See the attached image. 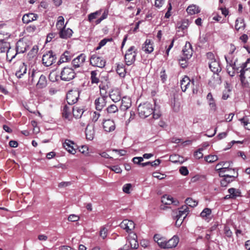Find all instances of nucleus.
I'll return each mask as SVG.
<instances>
[{
  "label": "nucleus",
  "instance_id": "4be33fe9",
  "mask_svg": "<svg viewBox=\"0 0 250 250\" xmlns=\"http://www.w3.org/2000/svg\"><path fill=\"white\" fill-rule=\"evenodd\" d=\"M154 240L156 242L158 245L163 249L167 248V241L165 238L162 237L160 234H156L154 236Z\"/></svg>",
  "mask_w": 250,
  "mask_h": 250
},
{
  "label": "nucleus",
  "instance_id": "473e14b6",
  "mask_svg": "<svg viewBox=\"0 0 250 250\" xmlns=\"http://www.w3.org/2000/svg\"><path fill=\"white\" fill-rule=\"evenodd\" d=\"M83 109L78 106H74L73 107V114L76 118H81L83 113Z\"/></svg>",
  "mask_w": 250,
  "mask_h": 250
},
{
  "label": "nucleus",
  "instance_id": "f704fd0d",
  "mask_svg": "<svg viewBox=\"0 0 250 250\" xmlns=\"http://www.w3.org/2000/svg\"><path fill=\"white\" fill-rule=\"evenodd\" d=\"M71 105H65L62 110V114L63 117L66 119H69L71 114Z\"/></svg>",
  "mask_w": 250,
  "mask_h": 250
},
{
  "label": "nucleus",
  "instance_id": "412c9836",
  "mask_svg": "<svg viewBox=\"0 0 250 250\" xmlns=\"http://www.w3.org/2000/svg\"><path fill=\"white\" fill-rule=\"evenodd\" d=\"M73 142L69 140H66L63 143V146L68 152L72 154H75L76 152V149L74 148L73 146Z\"/></svg>",
  "mask_w": 250,
  "mask_h": 250
},
{
  "label": "nucleus",
  "instance_id": "bb28decb",
  "mask_svg": "<svg viewBox=\"0 0 250 250\" xmlns=\"http://www.w3.org/2000/svg\"><path fill=\"white\" fill-rule=\"evenodd\" d=\"M73 34V31L70 28H63L59 32V35L61 38L67 39L70 38Z\"/></svg>",
  "mask_w": 250,
  "mask_h": 250
},
{
  "label": "nucleus",
  "instance_id": "aec40b11",
  "mask_svg": "<svg viewBox=\"0 0 250 250\" xmlns=\"http://www.w3.org/2000/svg\"><path fill=\"white\" fill-rule=\"evenodd\" d=\"M208 64L209 68L214 74H217L221 71V68L219 62L217 60H213L212 61L209 62Z\"/></svg>",
  "mask_w": 250,
  "mask_h": 250
},
{
  "label": "nucleus",
  "instance_id": "603ef678",
  "mask_svg": "<svg viewBox=\"0 0 250 250\" xmlns=\"http://www.w3.org/2000/svg\"><path fill=\"white\" fill-rule=\"evenodd\" d=\"M211 210L208 208H205L201 213L200 215L202 217H207L210 215Z\"/></svg>",
  "mask_w": 250,
  "mask_h": 250
},
{
  "label": "nucleus",
  "instance_id": "79ce46f5",
  "mask_svg": "<svg viewBox=\"0 0 250 250\" xmlns=\"http://www.w3.org/2000/svg\"><path fill=\"white\" fill-rule=\"evenodd\" d=\"M116 71L121 77H124L125 75V69L123 65L118 64L117 66Z\"/></svg>",
  "mask_w": 250,
  "mask_h": 250
},
{
  "label": "nucleus",
  "instance_id": "7c9ffc66",
  "mask_svg": "<svg viewBox=\"0 0 250 250\" xmlns=\"http://www.w3.org/2000/svg\"><path fill=\"white\" fill-rule=\"evenodd\" d=\"M187 12L190 15H194L200 12L199 7L194 4L190 5L187 9Z\"/></svg>",
  "mask_w": 250,
  "mask_h": 250
},
{
  "label": "nucleus",
  "instance_id": "69168bd1",
  "mask_svg": "<svg viewBox=\"0 0 250 250\" xmlns=\"http://www.w3.org/2000/svg\"><path fill=\"white\" fill-rule=\"evenodd\" d=\"M107 229L104 227L103 228L100 232V235L104 239L107 236Z\"/></svg>",
  "mask_w": 250,
  "mask_h": 250
},
{
  "label": "nucleus",
  "instance_id": "a18cd8bd",
  "mask_svg": "<svg viewBox=\"0 0 250 250\" xmlns=\"http://www.w3.org/2000/svg\"><path fill=\"white\" fill-rule=\"evenodd\" d=\"M186 206H188L190 207H194L197 205V202L190 198H188L185 201Z\"/></svg>",
  "mask_w": 250,
  "mask_h": 250
},
{
  "label": "nucleus",
  "instance_id": "6ab92c4d",
  "mask_svg": "<svg viewBox=\"0 0 250 250\" xmlns=\"http://www.w3.org/2000/svg\"><path fill=\"white\" fill-rule=\"evenodd\" d=\"M38 15L33 13L25 14L22 18V21L24 23L28 24L30 22L37 20Z\"/></svg>",
  "mask_w": 250,
  "mask_h": 250
},
{
  "label": "nucleus",
  "instance_id": "052dcab7",
  "mask_svg": "<svg viewBox=\"0 0 250 250\" xmlns=\"http://www.w3.org/2000/svg\"><path fill=\"white\" fill-rule=\"evenodd\" d=\"M143 158L142 157H135L132 159V162L136 164L141 165V162L143 161Z\"/></svg>",
  "mask_w": 250,
  "mask_h": 250
},
{
  "label": "nucleus",
  "instance_id": "c85d7f7f",
  "mask_svg": "<svg viewBox=\"0 0 250 250\" xmlns=\"http://www.w3.org/2000/svg\"><path fill=\"white\" fill-rule=\"evenodd\" d=\"M241 124L248 129H250V116L246 115L243 118L239 119Z\"/></svg>",
  "mask_w": 250,
  "mask_h": 250
},
{
  "label": "nucleus",
  "instance_id": "dca6fc26",
  "mask_svg": "<svg viewBox=\"0 0 250 250\" xmlns=\"http://www.w3.org/2000/svg\"><path fill=\"white\" fill-rule=\"evenodd\" d=\"M235 48L234 45H231L230 52L228 55L225 56V60L228 65L230 66L235 65L236 60H234L233 52L234 51Z\"/></svg>",
  "mask_w": 250,
  "mask_h": 250
},
{
  "label": "nucleus",
  "instance_id": "b1692460",
  "mask_svg": "<svg viewBox=\"0 0 250 250\" xmlns=\"http://www.w3.org/2000/svg\"><path fill=\"white\" fill-rule=\"evenodd\" d=\"M161 201L165 205H170L173 204L175 205H177L178 204V202L177 201H174L173 198L168 195H164L162 197Z\"/></svg>",
  "mask_w": 250,
  "mask_h": 250
},
{
  "label": "nucleus",
  "instance_id": "6e6552de",
  "mask_svg": "<svg viewBox=\"0 0 250 250\" xmlns=\"http://www.w3.org/2000/svg\"><path fill=\"white\" fill-rule=\"evenodd\" d=\"M56 57L52 51L44 54L42 58V63L46 66L51 65L55 61Z\"/></svg>",
  "mask_w": 250,
  "mask_h": 250
},
{
  "label": "nucleus",
  "instance_id": "4c0bfd02",
  "mask_svg": "<svg viewBox=\"0 0 250 250\" xmlns=\"http://www.w3.org/2000/svg\"><path fill=\"white\" fill-rule=\"evenodd\" d=\"M60 78V75L56 71L51 72L49 75V79L52 82L57 81Z\"/></svg>",
  "mask_w": 250,
  "mask_h": 250
},
{
  "label": "nucleus",
  "instance_id": "9d476101",
  "mask_svg": "<svg viewBox=\"0 0 250 250\" xmlns=\"http://www.w3.org/2000/svg\"><path fill=\"white\" fill-rule=\"evenodd\" d=\"M121 228L125 229L128 233H131V231L135 228L134 223L131 221L127 219L123 220L120 225Z\"/></svg>",
  "mask_w": 250,
  "mask_h": 250
},
{
  "label": "nucleus",
  "instance_id": "3c124183",
  "mask_svg": "<svg viewBox=\"0 0 250 250\" xmlns=\"http://www.w3.org/2000/svg\"><path fill=\"white\" fill-rule=\"evenodd\" d=\"M230 169L228 167H223L222 168H218L217 171L219 172V175L220 177H224L226 176V175H222V173H225L226 172L229 170Z\"/></svg>",
  "mask_w": 250,
  "mask_h": 250
},
{
  "label": "nucleus",
  "instance_id": "c756f323",
  "mask_svg": "<svg viewBox=\"0 0 250 250\" xmlns=\"http://www.w3.org/2000/svg\"><path fill=\"white\" fill-rule=\"evenodd\" d=\"M71 59V56L70 53L68 51H65L63 54L62 55L58 63V64H61L63 62H67L70 61Z\"/></svg>",
  "mask_w": 250,
  "mask_h": 250
},
{
  "label": "nucleus",
  "instance_id": "0eeeda50",
  "mask_svg": "<svg viewBox=\"0 0 250 250\" xmlns=\"http://www.w3.org/2000/svg\"><path fill=\"white\" fill-rule=\"evenodd\" d=\"M183 56L181 57V59H180V61H186L187 60L190 59L193 53V50L192 49L191 44L187 42L184 48L182 50Z\"/></svg>",
  "mask_w": 250,
  "mask_h": 250
},
{
  "label": "nucleus",
  "instance_id": "4468645a",
  "mask_svg": "<svg viewBox=\"0 0 250 250\" xmlns=\"http://www.w3.org/2000/svg\"><path fill=\"white\" fill-rule=\"evenodd\" d=\"M107 96L103 95L101 97L97 98L95 101L96 109L97 110L101 111L106 105V99Z\"/></svg>",
  "mask_w": 250,
  "mask_h": 250
},
{
  "label": "nucleus",
  "instance_id": "338daca9",
  "mask_svg": "<svg viewBox=\"0 0 250 250\" xmlns=\"http://www.w3.org/2000/svg\"><path fill=\"white\" fill-rule=\"evenodd\" d=\"M179 171L180 173L184 176L187 175L188 174V170L186 167H182L180 168Z\"/></svg>",
  "mask_w": 250,
  "mask_h": 250
},
{
  "label": "nucleus",
  "instance_id": "20e7f679",
  "mask_svg": "<svg viewBox=\"0 0 250 250\" xmlns=\"http://www.w3.org/2000/svg\"><path fill=\"white\" fill-rule=\"evenodd\" d=\"M240 76L242 84L246 87H250V68H242Z\"/></svg>",
  "mask_w": 250,
  "mask_h": 250
},
{
  "label": "nucleus",
  "instance_id": "6e6d98bb",
  "mask_svg": "<svg viewBox=\"0 0 250 250\" xmlns=\"http://www.w3.org/2000/svg\"><path fill=\"white\" fill-rule=\"evenodd\" d=\"M227 71L228 74L230 76H233L235 74V65L230 66L229 65H227Z\"/></svg>",
  "mask_w": 250,
  "mask_h": 250
},
{
  "label": "nucleus",
  "instance_id": "5fc2aeb1",
  "mask_svg": "<svg viewBox=\"0 0 250 250\" xmlns=\"http://www.w3.org/2000/svg\"><path fill=\"white\" fill-rule=\"evenodd\" d=\"M100 117V114L99 112L94 111L91 113V118L92 121L93 122H97Z\"/></svg>",
  "mask_w": 250,
  "mask_h": 250
},
{
  "label": "nucleus",
  "instance_id": "c9c22d12",
  "mask_svg": "<svg viewBox=\"0 0 250 250\" xmlns=\"http://www.w3.org/2000/svg\"><path fill=\"white\" fill-rule=\"evenodd\" d=\"M85 135L86 139L89 140H92L94 137V130L93 127H87L85 129Z\"/></svg>",
  "mask_w": 250,
  "mask_h": 250
},
{
  "label": "nucleus",
  "instance_id": "09e8293b",
  "mask_svg": "<svg viewBox=\"0 0 250 250\" xmlns=\"http://www.w3.org/2000/svg\"><path fill=\"white\" fill-rule=\"evenodd\" d=\"M205 160L208 163H211L218 160V156L215 155H208L205 157Z\"/></svg>",
  "mask_w": 250,
  "mask_h": 250
},
{
  "label": "nucleus",
  "instance_id": "e2e57ef3",
  "mask_svg": "<svg viewBox=\"0 0 250 250\" xmlns=\"http://www.w3.org/2000/svg\"><path fill=\"white\" fill-rule=\"evenodd\" d=\"M235 176L233 175H229V174H227L226 176L223 177L225 178L226 181L229 184V183L232 182L234 180Z\"/></svg>",
  "mask_w": 250,
  "mask_h": 250
},
{
  "label": "nucleus",
  "instance_id": "f3484780",
  "mask_svg": "<svg viewBox=\"0 0 250 250\" xmlns=\"http://www.w3.org/2000/svg\"><path fill=\"white\" fill-rule=\"evenodd\" d=\"M137 235L135 233H130L127 240L130 244V247L133 249H137L139 244L137 240Z\"/></svg>",
  "mask_w": 250,
  "mask_h": 250
},
{
  "label": "nucleus",
  "instance_id": "423d86ee",
  "mask_svg": "<svg viewBox=\"0 0 250 250\" xmlns=\"http://www.w3.org/2000/svg\"><path fill=\"white\" fill-rule=\"evenodd\" d=\"M105 61L102 57L97 55L93 54L90 57V63L94 66L103 68L105 66Z\"/></svg>",
  "mask_w": 250,
  "mask_h": 250
},
{
  "label": "nucleus",
  "instance_id": "864d4df0",
  "mask_svg": "<svg viewBox=\"0 0 250 250\" xmlns=\"http://www.w3.org/2000/svg\"><path fill=\"white\" fill-rule=\"evenodd\" d=\"M204 148L203 147L199 148L195 152L194 156L198 159L202 158L203 156L202 151L204 150Z\"/></svg>",
  "mask_w": 250,
  "mask_h": 250
},
{
  "label": "nucleus",
  "instance_id": "774afa93",
  "mask_svg": "<svg viewBox=\"0 0 250 250\" xmlns=\"http://www.w3.org/2000/svg\"><path fill=\"white\" fill-rule=\"evenodd\" d=\"M79 150L82 153L85 155L88 153V148L86 146H82Z\"/></svg>",
  "mask_w": 250,
  "mask_h": 250
},
{
  "label": "nucleus",
  "instance_id": "a878e982",
  "mask_svg": "<svg viewBox=\"0 0 250 250\" xmlns=\"http://www.w3.org/2000/svg\"><path fill=\"white\" fill-rule=\"evenodd\" d=\"M221 83V77L218 73L214 74L211 80L209 82V84L212 87H215L217 85L220 84Z\"/></svg>",
  "mask_w": 250,
  "mask_h": 250
},
{
  "label": "nucleus",
  "instance_id": "39448f33",
  "mask_svg": "<svg viewBox=\"0 0 250 250\" xmlns=\"http://www.w3.org/2000/svg\"><path fill=\"white\" fill-rule=\"evenodd\" d=\"M137 53L135 51V47L131 46L126 51L125 55V60L126 64L130 65L134 62L136 60Z\"/></svg>",
  "mask_w": 250,
  "mask_h": 250
},
{
  "label": "nucleus",
  "instance_id": "2f4dec72",
  "mask_svg": "<svg viewBox=\"0 0 250 250\" xmlns=\"http://www.w3.org/2000/svg\"><path fill=\"white\" fill-rule=\"evenodd\" d=\"M146 53H150L153 51V47L150 40H146L143 47Z\"/></svg>",
  "mask_w": 250,
  "mask_h": 250
},
{
  "label": "nucleus",
  "instance_id": "9b49d317",
  "mask_svg": "<svg viewBox=\"0 0 250 250\" xmlns=\"http://www.w3.org/2000/svg\"><path fill=\"white\" fill-rule=\"evenodd\" d=\"M180 83L182 90L183 92H185L191 84H194V81L193 80L191 81L188 76H185L181 80Z\"/></svg>",
  "mask_w": 250,
  "mask_h": 250
},
{
  "label": "nucleus",
  "instance_id": "58836bf2",
  "mask_svg": "<svg viewBox=\"0 0 250 250\" xmlns=\"http://www.w3.org/2000/svg\"><path fill=\"white\" fill-rule=\"evenodd\" d=\"M245 27V24L243 19L236 20L235 25L236 30L238 31L241 29H244Z\"/></svg>",
  "mask_w": 250,
  "mask_h": 250
},
{
  "label": "nucleus",
  "instance_id": "ddd939ff",
  "mask_svg": "<svg viewBox=\"0 0 250 250\" xmlns=\"http://www.w3.org/2000/svg\"><path fill=\"white\" fill-rule=\"evenodd\" d=\"M86 56L82 53L73 60L72 63L75 68H78L82 66L85 61Z\"/></svg>",
  "mask_w": 250,
  "mask_h": 250
},
{
  "label": "nucleus",
  "instance_id": "a19ab883",
  "mask_svg": "<svg viewBox=\"0 0 250 250\" xmlns=\"http://www.w3.org/2000/svg\"><path fill=\"white\" fill-rule=\"evenodd\" d=\"M102 12V10L100 9L99 10L95 11V12L89 14L88 16V20L89 21L91 22L94 19H96L97 16L101 15Z\"/></svg>",
  "mask_w": 250,
  "mask_h": 250
},
{
  "label": "nucleus",
  "instance_id": "49530a36",
  "mask_svg": "<svg viewBox=\"0 0 250 250\" xmlns=\"http://www.w3.org/2000/svg\"><path fill=\"white\" fill-rule=\"evenodd\" d=\"M108 14V11L107 10H105L104 12L102 13V16L97 20L95 21V24H99L103 20L106 19L107 18V16Z\"/></svg>",
  "mask_w": 250,
  "mask_h": 250
},
{
  "label": "nucleus",
  "instance_id": "0e129e2a",
  "mask_svg": "<svg viewBox=\"0 0 250 250\" xmlns=\"http://www.w3.org/2000/svg\"><path fill=\"white\" fill-rule=\"evenodd\" d=\"M153 118L157 119L160 117L161 116V114L160 111L156 109V107L155 108H153Z\"/></svg>",
  "mask_w": 250,
  "mask_h": 250
},
{
  "label": "nucleus",
  "instance_id": "1a4fd4ad",
  "mask_svg": "<svg viewBox=\"0 0 250 250\" xmlns=\"http://www.w3.org/2000/svg\"><path fill=\"white\" fill-rule=\"evenodd\" d=\"M29 43L27 40H20L16 45V51L17 53H23L29 48Z\"/></svg>",
  "mask_w": 250,
  "mask_h": 250
},
{
  "label": "nucleus",
  "instance_id": "e433bc0d",
  "mask_svg": "<svg viewBox=\"0 0 250 250\" xmlns=\"http://www.w3.org/2000/svg\"><path fill=\"white\" fill-rule=\"evenodd\" d=\"M64 25V18L62 16H59L58 18V21L56 23V27L58 30L61 31L65 28Z\"/></svg>",
  "mask_w": 250,
  "mask_h": 250
},
{
  "label": "nucleus",
  "instance_id": "680f3d73",
  "mask_svg": "<svg viewBox=\"0 0 250 250\" xmlns=\"http://www.w3.org/2000/svg\"><path fill=\"white\" fill-rule=\"evenodd\" d=\"M110 169L116 173H120L122 172V169L118 166H113L109 167Z\"/></svg>",
  "mask_w": 250,
  "mask_h": 250
},
{
  "label": "nucleus",
  "instance_id": "13d9d810",
  "mask_svg": "<svg viewBox=\"0 0 250 250\" xmlns=\"http://www.w3.org/2000/svg\"><path fill=\"white\" fill-rule=\"evenodd\" d=\"M132 187L131 184H126L123 187V190L126 193H130V189Z\"/></svg>",
  "mask_w": 250,
  "mask_h": 250
},
{
  "label": "nucleus",
  "instance_id": "8fccbe9b",
  "mask_svg": "<svg viewBox=\"0 0 250 250\" xmlns=\"http://www.w3.org/2000/svg\"><path fill=\"white\" fill-rule=\"evenodd\" d=\"M170 160L173 163H176L178 162H180L181 163H183L182 161H181V159H182L181 157L177 155H171L169 157Z\"/></svg>",
  "mask_w": 250,
  "mask_h": 250
},
{
  "label": "nucleus",
  "instance_id": "de8ad7c7",
  "mask_svg": "<svg viewBox=\"0 0 250 250\" xmlns=\"http://www.w3.org/2000/svg\"><path fill=\"white\" fill-rule=\"evenodd\" d=\"M106 110L109 114L114 113L118 111V108L116 105L112 104L107 107Z\"/></svg>",
  "mask_w": 250,
  "mask_h": 250
},
{
  "label": "nucleus",
  "instance_id": "4d7b16f0",
  "mask_svg": "<svg viewBox=\"0 0 250 250\" xmlns=\"http://www.w3.org/2000/svg\"><path fill=\"white\" fill-rule=\"evenodd\" d=\"M80 219V217L75 214H70L68 217V220L71 222H76Z\"/></svg>",
  "mask_w": 250,
  "mask_h": 250
},
{
  "label": "nucleus",
  "instance_id": "f03ea898",
  "mask_svg": "<svg viewBox=\"0 0 250 250\" xmlns=\"http://www.w3.org/2000/svg\"><path fill=\"white\" fill-rule=\"evenodd\" d=\"M153 107L152 105L148 102L140 104L138 107V113L140 117L146 118L152 114Z\"/></svg>",
  "mask_w": 250,
  "mask_h": 250
},
{
  "label": "nucleus",
  "instance_id": "37998d69",
  "mask_svg": "<svg viewBox=\"0 0 250 250\" xmlns=\"http://www.w3.org/2000/svg\"><path fill=\"white\" fill-rule=\"evenodd\" d=\"M90 79L92 83H98L99 82V79L97 77V72L96 71H92L91 72Z\"/></svg>",
  "mask_w": 250,
  "mask_h": 250
},
{
  "label": "nucleus",
  "instance_id": "ea45409f",
  "mask_svg": "<svg viewBox=\"0 0 250 250\" xmlns=\"http://www.w3.org/2000/svg\"><path fill=\"white\" fill-rule=\"evenodd\" d=\"M228 192L231 198H235L236 197L239 196L240 192L238 190H236L234 188H230L229 189Z\"/></svg>",
  "mask_w": 250,
  "mask_h": 250
},
{
  "label": "nucleus",
  "instance_id": "5701e85b",
  "mask_svg": "<svg viewBox=\"0 0 250 250\" xmlns=\"http://www.w3.org/2000/svg\"><path fill=\"white\" fill-rule=\"evenodd\" d=\"M109 97L114 102H118L121 99V95L119 90L117 88L112 90L109 94Z\"/></svg>",
  "mask_w": 250,
  "mask_h": 250
},
{
  "label": "nucleus",
  "instance_id": "2eb2a0df",
  "mask_svg": "<svg viewBox=\"0 0 250 250\" xmlns=\"http://www.w3.org/2000/svg\"><path fill=\"white\" fill-rule=\"evenodd\" d=\"M78 99V93L76 91H69L66 95L67 102L69 105H71L76 103Z\"/></svg>",
  "mask_w": 250,
  "mask_h": 250
},
{
  "label": "nucleus",
  "instance_id": "7ed1b4c3",
  "mask_svg": "<svg viewBox=\"0 0 250 250\" xmlns=\"http://www.w3.org/2000/svg\"><path fill=\"white\" fill-rule=\"evenodd\" d=\"M74 70L70 67H64L60 73V78L64 81H69L75 77Z\"/></svg>",
  "mask_w": 250,
  "mask_h": 250
},
{
  "label": "nucleus",
  "instance_id": "bf43d9fd",
  "mask_svg": "<svg viewBox=\"0 0 250 250\" xmlns=\"http://www.w3.org/2000/svg\"><path fill=\"white\" fill-rule=\"evenodd\" d=\"M172 108L175 112H178L180 110V105L179 103L176 102L175 100H174L173 103H172Z\"/></svg>",
  "mask_w": 250,
  "mask_h": 250
},
{
  "label": "nucleus",
  "instance_id": "393cba45",
  "mask_svg": "<svg viewBox=\"0 0 250 250\" xmlns=\"http://www.w3.org/2000/svg\"><path fill=\"white\" fill-rule=\"evenodd\" d=\"M179 239L178 236L174 235L172 238L168 241H167V248L166 249H171L175 247L178 242Z\"/></svg>",
  "mask_w": 250,
  "mask_h": 250
},
{
  "label": "nucleus",
  "instance_id": "a211bd4d",
  "mask_svg": "<svg viewBox=\"0 0 250 250\" xmlns=\"http://www.w3.org/2000/svg\"><path fill=\"white\" fill-rule=\"evenodd\" d=\"M131 106V99L127 96H124L122 99L120 109L125 111L128 109Z\"/></svg>",
  "mask_w": 250,
  "mask_h": 250
},
{
  "label": "nucleus",
  "instance_id": "c03bdc74",
  "mask_svg": "<svg viewBox=\"0 0 250 250\" xmlns=\"http://www.w3.org/2000/svg\"><path fill=\"white\" fill-rule=\"evenodd\" d=\"M4 40H5V38L4 37V35L2 34V33H0V42L4 43L3 50H2L1 52L7 51L10 48L9 44L8 42H5Z\"/></svg>",
  "mask_w": 250,
  "mask_h": 250
},
{
  "label": "nucleus",
  "instance_id": "72a5a7b5",
  "mask_svg": "<svg viewBox=\"0 0 250 250\" xmlns=\"http://www.w3.org/2000/svg\"><path fill=\"white\" fill-rule=\"evenodd\" d=\"M47 84V81L46 77L43 75H41L40 76L39 80L37 84V86L39 88H42L45 87Z\"/></svg>",
  "mask_w": 250,
  "mask_h": 250
},
{
  "label": "nucleus",
  "instance_id": "cd10ccee",
  "mask_svg": "<svg viewBox=\"0 0 250 250\" xmlns=\"http://www.w3.org/2000/svg\"><path fill=\"white\" fill-rule=\"evenodd\" d=\"M27 71V66L24 63H21L19 65V69L16 72V76L19 78H21L23 74H25Z\"/></svg>",
  "mask_w": 250,
  "mask_h": 250
},
{
  "label": "nucleus",
  "instance_id": "f8f14e48",
  "mask_svg": "<svg viewBox=\"0 0 250 250\" xmlns=\"http://www.w3.org/2000/svg\"><path fill=\"white\" fill-rule=\"evenodd\" d=\"M103 126L104 130L107 132H110L115 129V124L111 120H105L103 122Z\"/></svg>",
  "mask_w": 250,
  "mask_h": 250
},
{
  "label": "nucleus",
  "instance_id": "f257e3e1",
  "mask_svg": "<svg viewBox=\"0 0 250 250\" xmlns=\"http://www.w3.org/2000/svg\"><path fill=\"white\" fill-rule=\"evenodd\" d=\"M189 211L188 207L186 205L183 206L179 210H176L173 211L172 216L175 219H176V226L179 227L181 225Z\"/></svg>",
  "mask_w": 250,
  "mask_h": 250
}]
</instances>
